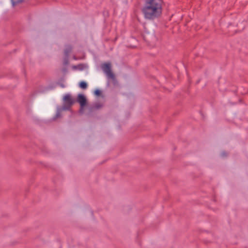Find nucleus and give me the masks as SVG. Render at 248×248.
<instances>
[{
	"label": "nucleus",
	"instance_id": "9d476101",
	"mask_svg": "<svg viewBox=\"0 0 248 248\" xmlns=\"http://www.w3.org/2000/svg\"><path fill=\"white\" fill-rule=\"evenodd\" d=\"M60 116V112H58L57 113L56 116H57V117H59Z\"/></svg>",
	"mask_w": 248,
	"mask_h": 248
},
{
	"label": "nucleus",
	"instance_id": "f257e3e1",
	"mask_svg": "<svg viewBox=\"0 0 248 248\" xmlns=\"http://www.w3.org/2000/svg\"><path fill=\"white\" fill-rule=\"evenodd\" d=\"M162 0H145L142 12L146 19H154L159 17L162 11Z\"/></svg>",
	"mask_w": 248,
	"mask_h": 248
},
{
	"label": "nucleus",
	"instance_id": "6e6552de",
	"mask_svg": "<svg viewBox=\"0 0 248 248\" xmlns=\"http://www.w3.org/2000/svg\"><path fill=\"white\" fill-rule=\"evenodd\" d=\"M94 94L97 96H99L101 94V92L99 90H96L94 92Z\"/></svg>",
	"mask_w": 248,
	"mask_h": 248
},
{
	"label": "nucleus",
	"instance_id": "7ed1b4c3",
	"mask_svg": "<svg viewBox=\"0 0 248 248\" xmlns=\"http://www.w3.org/2000/svg\"><path fill=\"white\" fill-rule=\"evenodd\" d=\"M102 68L108 78L112 79H114V75L111 71V65L110 63L104 64L102 66Z\"/></svg>",
	"mask_w": 248,
	"mask_h": 248
},
{
	"label": "nucleus",
	"instance_id": "423d86ee",
	"mask_svg": "<svg viewBox=\"0 0 248 248\" xmlns=\"http://www.w3.org/2000/svg\"><path fill=\"white\" fill-rule=\"evenodd\" d=\"M12 4L13 6H15L16 4L20 3L23 1V0H11Z\"/></svg>",
	"mask_w": 248,
	"mask_h": 248
},
{
	"label": "nucleus",
	"instance_id": "1a4fd4ad",
	"mask_svg": "<svg viewBox=\"0 0 248 248\" xmlns=\"http://www.w3.org/2000/svg\"><path fill=\"white\" fill-rule=\"evenodd\" d=\"M71 48H70L69 49L65 50V53L66 55H68L69 52L71 51Z\"/></svg>",
	"mask_w": 248,
	"mask_h": 248
},
{
	"label": "nucleus",
	"instance_id": "f03ea898",
	"mask_svg": "<svg viewBox=\"0 0 248 248\" xmlns=\"http://www.w3.org/2000/svg\"><path fill=\"white\" fill-rule=\"evenodd\" d=\"M63 105L62 108V110H68L75 103L76 100L72 97L70 94H66L63 98Z\"/></svg>",
	"mask_w": 248,
	"mask_h": 248
},
{
	"label": "nucleus",
	"instance_id": "20e7f679",
	"mask_svg": "<svg viewBox=\"0 0 248 248\" xmlns=\"http://www.w3.org/2000/svg\"><path fill=\"white\" fill-rule=\"evenodd\" d=\"M77 101L80 106V111H82L84 107L87 104V99L85 96L82 94H79L78 96Z\"/></svg>",
	"mask_w": 248,
	"mask_h": 248
},
{
	"label": "nucleus",
	"instance_id": "39448f33",
	"mask_svg": "<svg viewBox=\"0 0 248 248\" xmlns=\"http://www.w3.org/2000/svg\"><path fill=\"white\" fill-rule=\"evenodd\" d=\"M79 87L82 89H86L87 88V84L84 81H81L79 84Z\"/></svg>",
	"mask_w": 248,
	"mask_h": 248
},
{
	"label": "nucleus",
	"instance_id": "0eeeda50",
	"mask_svg": "<svg viewBox=\"0 0 248 248\" xmlns=\"http://www.w3.org/2000/svg\"><path fill=\"white\" fill-rule=\"evenodd\" d=\"M101 107H102V105L99 104V103H97V104H95V105H94L93 106V107L92 108L93 109H98V108H100Z\"/></svg>",
	"mask_w": 248,
	"mask_h": 248
}]
</instances>
